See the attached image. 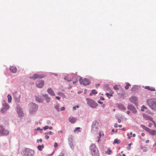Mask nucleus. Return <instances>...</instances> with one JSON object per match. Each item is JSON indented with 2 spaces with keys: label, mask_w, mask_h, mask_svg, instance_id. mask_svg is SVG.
I'll return each mask as SVG.
<instances>
[{
  "label": "nucleus",
  "mask_w": 156,
  "mask_h": 156,
  "mask_svg": "<svg viewBox=\"0 0 156 156\" xmlns=\"http://www.w3.org/2000/svg\"><path fill=\"white\" fill-rule=\"evenodd\" d=\"M90 149L93 156H99V151L95 144H91L90 146Z\"/></svg>",
  "instance_id": "nucleus-1"
},
{
  "label": "nucleus",
  "mask_w": 156,
  "mask_h": 156,
  "mask_svg": "<svg viewBox=\"0 0 156 156\" xmlns=\"http://www.w3.org/2000/svg\"><path fill=\"white\" fill-rule=\"evenodd\" d=\"M146 102L151 109L156 110V100L150 99L147 100Z\"/></svg>",
  "instance_id": "nucleus-2"
},
{
  "label": "nucleus",
  "mask_w": 156,
  "mask_h": 156,
  "mask_svg": "<svg viewBox=\"0 0 156 156\" xmlns=\"http://www.w3.org/2000/svg\"><path fill=\"white\" fill-rule=\"evenodd\" d=\"M88 105L92 108H95L98 105V104L93 100L90 98L86 99Z\"/></svg>",
  "instance_id": "nucleus-3"
},
{
  "label": "nucleus",
  "mask_w": 156,
  "mask_h": 156,
  "mask_svg": "<svg viewBox=\"0 0 156 156\" xmlns=\"http://www.w3.org/2000/svg\"><path fill=\"white\" fill-rule=\"evenodd\" d=\"M22 153L25 156H32L34 154V151L30 149L27 148L23 151Z\"/></svg>",
  "instance_id": "nucleus-4"
},
{
  "label": "nucleus",
  "mask_w": 156,
  "mask_h": 156,
  "mask_svg": "<svg viewBox=\"0 0 156 156\" xmlns=\"http://www.w3.org/2000/svg\"><path fill=\"white\" fill-rule=\"evenodd\" d=\"M79 82L81 84L85 86L88 85L90 83L89 79L87 78L83 79L80 76L79 77Z\"/></svg>",
  "instance_id": "nucleus-5"
},
{
  "label": "nucleus",
  "mask_w": 156,
  "mask_h": 156,
  "mask_svg": "<svg viewBox=\"0 0 156 156\" xmlns=\"http://www.w3.org/2000/svg\"><path fill=\"white\" fill-rule=\"evenodd\" d=\"M30 111L31 113L36 112L38 108V106L34 103L31 104L30 105Z\"/></svg>",
  "instance_id": "nucleus-6"
},
{
  "label": "nucleus",
  "mask_w": 156,
  "mask_h": 156,
  "mask_svg": "<svg viewBox=\"0 0 156 156\" xmlns=\"http://www.w3.org/2000/svg\"><path fill=\"white\" fill-rule=\"evenodd\" d=\"M9 133V131L5 129L2 126H0V136L7 135Z\"/></svg>",
  "instance_id": "nucleus-7"
},
{
  "label": "nucleus",
  "mask_w": 156,
  "mask_h": 156,
  "mask_svg": "<svg viewBox=\"0 0 156 156\" xmlns=\"http://www.w3.org/2000/svg\"><path fill=\"white\" fill-rule=\"evenodd\" d=\"M9 108V105L7 104L5 100L3 101V107L1 110V112L2 113L5 112Z\"/></svg>",
  "instance_id": "nucleus-8"
},
{
  "label": "nucleus",
  "mask_w": 156,
  "mask_h": 156,
  "mask_svg": "<svg viewBox=\"0 0 156 156\" xmlns=\"http://www.w3.org/2000/svg\"><path fill=\"white\" fill-rule=\"evenodd\" d=\"M43 74H35L32 77H30V78L32 79H36L37 78H42L44 77Z\"/></svg>",
  "instance_id": "nucleus-9"
},
{
  "label": "nucleus",
  "mask_w": 156,
  "mask_h": 156,
  "mask_svg": "<svg viewBox=\"0 0 156 156\" xmlns=\"http://www.w3.org/2000/svg\"><path fill=\"white\" fill-rule=\"evenodd\" d=\"M44 81L42 80H40L39 81L36 83L37 86L39 88H42L44 85Z\"/></svg>",
  "instance_id": "nucleus-10"
},
{
  "label": "nucleus",
  "mask_w": 156,
  "mask_h": 156,
  "mask_svg": "<svg viewBox=\"0 0 156 156\" xmlns=\"http://www.w3.org/2000/svg\"><path fill=\"white\" fill-rule=\"evenodd\" d=\"M129 100L131 102L135 103L137 101V98L135 96H132L129 99Z\"/></svg>",
  "instance_id": "nucleus-11"
},
{
  "label": "nucleus",
  "mask_w": 156,
  "mask_h": 156,
  "mask_svg": "<svg viewBox=\"0 0 156 156\" xmlns=\"http://www.w3.org/2000/svg\"><path fill=\"white\" fill-rule=\"evenodd\" d=\"M43 96L47 103H48L50 101V98L48 96V94H43Z\"/></svg>",
  "instance_id": "nucleus-12"
},
{
  "label": "nucleus",
  "mask_w": 156,
  "mask_h": 156,
  "mask_svg": "<svg viewBox=\"0 0 156 156\" xmlns=\"http://www.w3.org/2000/svg\"><path fill=\"white\" fill-rule=\"evenodd\" d=\"M47 92L51 96H54L55 95L54 91L51 88H48V89Z\"/></svg>",
  "instance_id": "nucleus-13"
},
{
  "label": "nucleus",
  "mask_w": 156,
  "mask_h": 156,
  "mask_svg": "<svg viewBox=\"0 0 156 156\" xmlns=\"http://www.w3.org/2000/svg\"><path fill=\"white\" fill-rule=\"evenodd\" d=\"M69 122L72 123H74L76 121V119L72 117H70L69 118Z\"/></svg>",
  "instance_id": "nucleus-14"
},
{
  "label": "nucleus",
  "mask_w": 156,
  "mask_h": 156,
  "mask_svg": "<svg viewBox=\"0 0 156 156\" xmlns=\"http://www.w3.org/2000/svg\"><path fill=\"white\" fill-rule=\"evenodd\" d=\"M118 108H119L122 110H126V108L124 107L121 104H119L118 105Z\"/></svg>",
  "instance_id": "nucleus-15"
},
{
  "label": "nucleus",
  "mask_w": 156,
  "mask_h": 156,
  "mask_svg": "<svg viewBox=\"0 0 156 156\" xmlns=\"http://www.w3.org/2000/svg\"><path fill=\"white\" fill-rule=\"evenodd\" d=\"M98 123L96 122L95 123H93L92 125V128L94 129H98Z\"/></svg>",
  "instance_id": "nucleus-16"
},
{
  "label": "nucleus",
  "mask_w": 156,
  "mask_h": 156,
  "mask_svg": "<svg viewBox=\"0 0 156 156\" xmlns=\"http://www.w3.org/2000/svg\"><path fill=\"white\" fill-rule=\"evenodd\" d=\"M152 136L156 135V130L150 129L148 132Z\"/></svg>",
  "instance_id": "nucleus-17"
},
{
  "label": "nucleus",
  "mask_w": 156,
  "mask_h": 156,
  "mask_svg": "<svg viewBox=\"0 0 156 156\" xmlns=\"http://www.w3.org/2000/svg\"><path fill=\"white\" fill-rule=\"evenodd\" d=\"M10 70L11 72L13 73H15L16 72L17 69L15 67L12 66L10 67Z\"/></svg>",
  "instance_id": "nucleus-18"
},
{
  "label": "nucleus",
  "mask_w": 156,
  "mask_h": 156,
  "mask_svg": "<svg viewBox=\"0 0 156 156\" xmlns=\"http://www.w3.org/2000/svg\"><path fill=\"white\" fill-rule=\"evenodd\" d=\"M72 76V75H68L67 76L65 77L64 79L68 81H71V80H72V78H71Z\"/></svg>",
  "instance_id": "nucleus-19"
},
{
  "label": "nucleus",
  "mask_w": 156,
  "mask_h": 156,
  "mask_svg": "<svg viewBox=\"0 0 156 156\" xmlns=\"http://www.w3.org/2000/svg\"><path fill=\"white\" fill-rule=\"evenodd\" d=\"M145 88L151 91H155V89L153 87H150L149 86H146L145 87Z\"/></svg>",
  "instance_id": "nucleus-20"
},
{
  "label": "nucleus",
  "mask_w": 156,
  "mask_h": 156,
  "mask_svg": "<svg viewBox=\"0 0 156 156\" xmlns=\"http://www.w3.org/2000/svg\"><path fill=\"white\" fill-rule=\"evenodd\" d=\"M14 96L15 98H16L19 99L20 98V95H19L17 92H15L14 93Z\"/></svg>",
  "instance_id": "nucleus-21"
},
{
  "label": "nucleus",
  "mask_w": 156,
  "mask_h": 156,
  "mask_svg": "<svg viewBox=\"0 0 156 156\" xmlns=\"http://www.w3.org/2000/svg\"><path fill=\"white\" fill-rule=\"evenodd\" d=\"M44 147V145L42 144L41 145H38L37 146V148L38 150L40 151H41L42 150V148H43Z\"/></svg>",
  "instance_id": "nucleus-22"
},
{
  "label": "nucleus",
  "mask_w": 156,
  "mask_h": 156,
  "mask_svg": "<svg viewBox=\"0 0 156 156\" xmlns=\"http://www.w3.org/2000/svg\"><path fill=\"white\" fill-rule=\"evenodd\" d=\"M8 98V101L9 103H10L12 101V96L9 94H8L7 96Z\"/></svg>",
  "instance_id": "nucleus-23"
},
{
  "label": "nucleus",
  "mask_w": 156,
  "mask_h": 156,
  "mask_svg": "<svg viewBox=\"0 0 156 156\" xmlns=\"http://www.w3.org/2000/svg\"><path fill=\"white\" fill-rule=\"evenodd\" d=\"M113 94V92L112 91L110 92V94L108 93H106V95L109 98H110L111 96H112V94Z\"/></svg>",
  "instance_id": "nucleus-24"
},
{
  "label": "nucleus",
  "mask_w": 156,
  "mask_h": 156,
  "mask_svg": "<svg viewBox=\"0 0 156 156\" xmlns=\"http://www.w3.org/2000/svg\"><path fill=\"white\" fill-rule=\"evenodd\" d=\"M112 153V150H111L110 148H108L107 149V150L105 152V153L106 154H111Z\"/></svg>",
  "instance_id": "nucleus-25"
},
{
  "label": "nucleus",
  "mask_w": 156,
  "mask_h": 156,
  "mask_svg": "<svg viewBox=\"0 0 156 156\" xmlns=\"http://www.w3.org/2000/svg\"><path fill=\"white\" fill-rule=\"evenodd\" d=\"M97 93V92L95 90H92L91 92L90 93V96H92L93 94H95Z\"/></svg>",
  "instance_id": "nucleus-26"
},
{
  "label": "nucleus",
  "mask_w": 156,
  "mask_h": 156,
  "mask_svg": "<svg viewBox=\"0 0 156 156\" xmlns=\"http://www.w3.org/2000/svg\"><path fill=\"white\" fill-rule=\"evenodd\" d=\"M120 142V140H118L117 139H115L114 141L113 144H119Z\"/></svg>",
  "instance_id": "nucleus-27"
},
{
  "label": "nucleus",
  "mask_w": 156,
  "mask_h": 156,
  "mask_svg": "<svg viewBox=\"0 0 156 156\" xmlns=\"http://www.w3.org/2000/svg\"><path fill=\"white\" fill-rule=\"evenodd\" d=\"M36 99V100L40 102H42L43 101V100L39 97H37Z\"/></svg>",
  "instance_id": "nucleus-28"
},
{
  "label": "nucleus",
  "mask_w": 156,
  "mask_h": 156,
  "mask_svg": "<svg viewBox=\"0 0 156 156\" xmlns=\"http://www.w3.org/2000/svg\"><path fill=\"white\" fill-rule=\"evenodd\" d=\"M131 86L130 84L128 83H126V86H125V88L126 90H127L129 86Z\"/></svg>",
  "instance_id": "nucleus-29"
},
{
  "label": "nucleus",
  "mask_w": 156,
  "mask_h": 156,
  "mask_svg": "<svg viewBox=\"0 0 156 156\" xmlns=\"http://www.w3.org/2000/svg\"><path fill=\"white\" fill-rule=\"evenodd\" d=\"M134 107V106H133V105H129L128 106L127 108L129 110H132L133 109V108Z\"/></svg>",
  "instance_id": "nucleus-30"
},
{
  "label": "nucleus",
  "mask_w": 156,
  "mask_h": 156,
  "mask_svg": "<svg viewBox=\"0 0 156 156\" xmlns=\"http://www.w3.org/2000/svg\"><path fill=\"white\" fill-rule=\"evenodd\" d=\"M55 109H56L58 111H60V109L59 108V105H55Z\"/></svg>",
  "instance_id": "nucleus-31"
},
{
  "label": "nucleus",
  "mask_w": 156,
  "mask_h": 156,
  "mask_svg": "<svg viewBox=\"0 0 156 156\" xmlns=\"http://www.w3.org/2000/svg\"><path fill=\"white\" fill-rule=\"evenodd\" d=\"M133 144V143L132 142H131L128 145V146L127 147V149L129 151L131 149V147H130V146L131 145H132Z\"/></svg>",
  "instance_id": "nucleus-32"
},
{
  "label": "nucleus",
  "mask_w": 156,
  "mask_h": 156,
  "mask_svg": "<svg viewBox=\"0 0 156 156\" xmlns=\"http://www.w3.org/2000/svg\"><path fill=\"white\" fill-rule=\"evenodd\" d=\"M144 109H147V108L146 107H145V105H143L141 107V111L142 112H144Z\"/></svg>",
  "instance_id": "nucleus-33"
},
{
  "label": "nucleus",
  "mask_w": 156,
  "mask_h": 156,
  "mask_svg": "<svg viewBox=\"0 0 156 156\" xmlns=\"http://www.w3.org/2000/svg\"><path fill=\"white\" fill-rule=\"evenodd\" d=\"M144 126V129L146 131H147V132H149V131L150 130V129L149 128H147V127H146L145 126L143 125Z\"/></svg>",
  "instance_id": "nucleus-34"
},
{
  "label": "nucleus",
  "mask_w": 156,
  "mask_h": 156,
  "mask_svg": "<svg viewBox=\"0 0 156 156\" xmlns=\"http://www.w3.org/2000/svg\"><path fill=\"white\" fill-rule=\"evenodd\" d=\"M131 111H132L133 113H134V114L136 113V112H137V111L136 110V108H135V107H134L133 108V109L132 110H131Z\"/></svg>",
  "instance_id": "nucleus-35"
},
{
  "label": "nucleus",
  "mask_w": 156,
  "mask_h": 156,
  "mask_svg": "<svg viewBox=\"0 0 156 156\" xmlns=\"http://www.w3.org/2000/svg\"><path fill=\"white\" fill-rule=\"evenodd\" d=\"M147 119L149 120L152 122V118L150 116H147V118L146 119Z\"/></svg>",
  "instance_id": "nucleus-36"
},
{
  "label": "nucleus",
  "mask_w": 156,
  "mask_h": 156,
  "mask_svg": "<svg viewBox=\"0 0 156 156\" xmlns=\"http://www.w3.org/2000/svg\"><path fill=\"white\" fill-rule=\"evenodd\" d=\"M79 106L78 105H77L76 106H74L73 107V110H76V108H79Z\"/></svg>",
  "instance_id": "nucleus-37"
},
{
  "label": "nucleus",
  "mask_w": 156,
  "mask_h": 156,
  "mask_svg": "<svg viewBox=\"0 0 156 156\" xmlns=\"http://www.w3.org/2000/svg\"><path fill=\"white\" fill-rule=\"evenodd\" d=\"M114 88L115 90H118L119 89V88L118 87V86L117 85H115V86H114Z\"/></svg>",
  "instance_id": "nucleus-38"
},
{
  "label": "nucleus",
  "mask_w": 156,
  "mask_h": 156,
  "mask_svg": "<svg viewBox=\"0 0 156 156\" xmlns=\"http://www.w3.org/2000/svg\"><path fill=\"white\" fill-rule=\"evenodd\" d=\"M48 128H49L48 126H45L44 127H43V129L44 130H45V129H48Z\"/></svg>",
  "instance_id": "nucleus-39"
},
{
  "label": "nucleus",
  "mask_w": 156,
  "mask_h": 156,
  "mask_svg": "<svg viewBox=\"0 0 156 156\" xmlns=\"http://www.w3.org/2000/svg\"><path fill=\"white\" fill-rule=\"evenodd\" d=\"M42 140L41 139H38L37 140V143H39V142H42Z\"/></svg>",
  "instance_id": "nucleus-40"
},
{
  "label": "nucleus",
  "mask_w": 156,
  "mask_h": 156,
  "mask_svg": "<svg viewBox=\"0 0 156 156\" xmlns=\"http://www.w3.org/2000/svg\"><path fill=\"white\" fill-rule=\"evenodd\" d=\"M70 146L71 148H73L74 145H73V144L72 143H71L70 144Z\"/></svg>",
  "instance_id": "nucleus-41"
},
{
  "label": "nucleus",
  "mask_w": 156,
  "mask_h": 156,
  "mask_svg": "<svg viewBox=\"0 0 156 156\" xmlns=\"http://www.w3.org/2000/svg\"><path fill=\"white\" fill-rule=\"evenodd\" d=\"M65 109V107H63L61 108V109H60V111H63Z\"/></svg>",
  "instance_id": "nucleus-42"
},
{
  "label": "nucleus",
  "mask_w": 156,
  "mask_h": 156,
  "mask_svg": "<svg viewBox=\"0 0 156 156\" xmlns=\"http://www.w3.org/2000/svg\"><path fill=\"white\" fill-rule=\"evenodd\" d=\"M58 144L56 143V142H55V144H54V146L55 147H58Z\"/></svg>",
  "instance_id": "nucleus-43"
},
{
  "label": "nucleus",
  "mask_w": 156,
  "mask_h": 156,
  "mask_svg": "<svg viewBox=\"0 0 156 156\" xmlns=\"http://www.w3.org/2000/svg\"><path fill=\"white\" fill-rule=\"evenodd\" d=\"M58 94L59 95H63L64 94L62 92H58Z\"/></svg>",
  "instance_id": "nucleus-44"
},
{
  "label": "nucleus",
  "mask_w": 156,
  "mask_h": 156,
  "mask_svg": "<svg viewBox=\"0 0 156 156\" xmlns=\"http://www.w3.org/2000/svg\"><path fill=\"white\" fill-rule=\"evenodd\" d=\"M80 129V127H76V128L75 130H74V132H75L76 131H78V129Z\"/></svg>",
  "instance_id": "nucleus-45"
},
{
  "label": "nucleus",
  "mask_w": 156,
  "mask_h": 156,
  "mask_svg": "<svg viewBox=\"0 0 156 156\" xmlns=\"http://www.w3.org/2000/svg\"><path fill=\"white\" fill-rule=\"evenodd\" d=\"M127 138L128 139H130L131 137L129 136V134L128 133L127 134Z\"/></svg>",
  "instance_id": "nucleus-46"
},
{
  "label": "nucleus",
  "mask_w": 156,
  "mask_h": 156,
  "mask_svg": "<svg viewBox=\"0 0 156 156\" xmlns=\"http://www.w3.org/2000/svg\"><path fill=\"white\" fill-rule=\"evenodd\" d=\"M45 137L47 139H48L49 137V136L48 135H46L45 136Z\"/></svg>",
  "instance_id": "nucleus-47"
},
{
  "label": "nucleus",
  "mask_w": 156,
  "mask_h": 156,
  "mask_svg": "<svg viewBox=\"0 0 156 156\" xmlns=\"http://www.w3.org/2000/svg\"><path fill=\"white\" fill-rule=\"evenodd\" d=\"M114 126L115 127V128H116L118 126V124L116 123H115L114 124Z\"/></svg>",
  "instance_id": "nucleus-48"
},
{
  "label": "nucleus",
  "mask_w": 156,
  "mask_h": 156,
  "mask_svg": "<svg viewBox=\"0 0 156 156\" xmlns=\"http://www.w3.org/2000/svg\"><path fill=\"white\" fill-rule=\"evenodd\" d=\"M55 98L58 100H59L60 99V98L59 97L56 96Z\"/></svg>",
  "instance_id": "nucleus-49"
},
{
  "label": "nucleus",
  "mask_w": 156,
  "mask_h": 156,
  "mask_svg": "<svg viewBox=\"0 0 156 156\" xmlns=\"http://www.w3.org/2000/svg\"><path fill=\"white\" fill-rule=\"evenodd\" d=\"M152 123H149L148 124V126L149 127H151V126H152Z\"/></svg>",
  "instance_id": "nucleus-50"
},
{
  "label": "nucleus",
  "mask_w": 156,
  "mask_h": 156,
  "mask_svg": "<svg viewBox=\"0 0 156 156\" xmlns=\"http://www.w3.org/2000/svg\"><path fill=\"white\" fill-rule=\"evenodd\" d=\"M54 133H52L51 131H49V132H48V134L51 135V134H53Z\"/></svg>",
  "instance_id": "nucleus-51"
},
{
  "label": "nucleus",
  "mask_w": 156,
  "mask_h": 156,
  "mask_svg": "<svg viewBox=\"0 0 156 156\" xmlns=\"http://www.w3.org/2000/svg\"><path fill=\"white\" fill-rule=\"evenodd\" d=\"M152 122L154 123V125L156 127V123H155V122L154 121H152Z\"/></svg>",
  "instance_id": "nucleus-52"
},
{
  "label": "nucleus",
  "mask_w": 156,
  "mask_h": 156,
  "mask_svg": "<svg viewBox=\"0 0 156 156\" xmlns=\"http://www.w3.org/2000/svg\"><path fill=\"white\" fill-rule=\"evenodd\" d=\"M98 103H99V104H102V103H103L101 101H98Z\"/></svg>",
  "instance_id": "nucleus-53"
},
{
  "label": "nucleus",
  "mask_w": 156,
  "mask_h": 156,
  "mask_svg": "<svg viewBox=\"0 0 156 156\" xmlns=\"http://www.w3.org/2000/svg\"><path fill=\"white\" fill-rule=\"evenodd\" d=\"M118 122H119V123H120V122H121V120L120 119H118Z\"/></svg>",
  "instance_id": "nucleus-54"
},
{
  "label": "nucleus",
  "mask_w": 156,
  "mask_h": 156,
  "mask_svg": "<svg viewBox=\"0 0 156 156\" xmlns=\"http://www.w3.org/2000/svg\"><path fill=\"white\" fill-rule=\"evenodd\" d=\"M40 129H41L40 128L38 127L37 128V130L38 131V130H39Z\"/></svg>",
  "instance_id": "nucleus-55"
},
{
  "label": "nucleus",
  "mask_w": 156,
  "mask_h": 156,
  "mask_svg": "<svg viewBox=\"0 0 156 156\" xmlns=\"http://www.w3.org/2000/svg\"><path fill=\"white\" fill-rule=\"evenodd\" d=\"M127 114L129 115L130 113V112L129 111H127Z\"/></svg>",
  "instance_id": "nucleus-56"
},
{
  "label": "nucleus",
  "mask_w": 156,
  "mask_h": 156,
  "mask_svg": "<svg viewBox=\"0 0 156 156\" xmlns=\"http://www.w3.org/2000/svg\"><path fill=\"white\" fill-rule=\"evenodd\" d=\"M53 75H54L55 76H58L57 74H56V73H53Z\"/></svg>",
  "instance_id": "nucleus-57"
},
{
  "label": "nucleus",
  "mask_w": 156,
  "mask_h": 156,
  "mask_svg": "<svg viewBox=\"0 0 156 156\" xmlns=\"http://www.w3.org/2000/svg\"><path fill=\"white\" fill-rule=\"evenodd\" d=\"M141 135L142 136H144L145 135V134L144 133H142V134H141Z\"/></svg>",
  "instance_id": "nucleus-58"
},
{
  "label": "nucleus",
  "mask_w": 156,
  "mask_h": 156,
  "mask_svg": "<svg viewBox=\"0 0 156 156\" xmlns=\"http://www.w3.org/2000/svg\"><path fill=\"white\" fill-rule=\"evenodd\" d=\"M50 129H52V126H50L48 128Z\"/></svg>",
  "instance_id": "nucleus-59"
},
{
  "label": "nucleus",
  "mask_w": 156,
  "mask_h": 156,
  "mask_svg": "<svg viewBox=\"0 0 156 156\" xmlns=\"http://www.w3.org/2000/svg\"><path fill=\"white\" fill-rule=\"evenodd\" d=\"M122 129L123 130V131H125L126 130V128H123Z\"/></svg>",
  "instance_id": "nucleus-60"
},
{
  "label": "nucleus",
  "mask_w": 156,
  "mask_h": 156,
  "mask_svg": "<svg viewBox=\"0 0 156 156\" xmlns=\"http://www.w3.org/2000/svg\"><path fill=\"white\" fill-rule=\"evenodd\" d=\"M132 136H133V137H135V136H136V134H134H134H133Z\"/></svg>",
  "instance_id": "nucleus-61"
},
{
  "label": "nucleus",
  "mask_w": 156,
  "mask_h": 156,
  "mask_svg": "<svg viewBox=\"0 0 156 156\" xmlns=\"http://www.w3.org/2000/svg\"><path fill=\"white\" fill-rule=\"evenodd\" d=\"M101 99L102 100H104V98L103 97L101 98Z\"/></svg>",
  "instance_id": "nucleus-62"
},
{
  "label": "nucleus",
  "mask_w": 156,
  "mask_h": 156,
  "mask_svg": "<svg viewBox=\"0 0 156 156\" xmlns=\"http://www.w3.org/2000/svg\"><path fill=\"white\" fill-rule=\"evenodd\" d=\"M112 132H115V130L114 129H112Z\"/></svg>",
  "instance_id": "nucleus-63"
},
{
  "label": "nucleus",
  "mask_w": 156,
  "mask_h": 156,
  "mask_svg": "<svg viewBox=\"0 0 156 156\" xmlns=\"http://www.w3.org/2000/svg\"><path fill=\"white\" fill-rule=\"evenodd\" d=\"M119 126L120 127H122V125H119Z\"/></svg>",
  "instance_id": "nucleus-64"
}]
</instances>
